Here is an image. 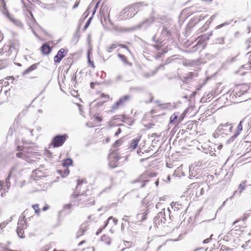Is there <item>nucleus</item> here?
<instances>
[{
    "instance_id": "nucleus-1",
    "label": "nucleus",
    "mask_w": 251,
    "mask_h": 251,
    "mask_svg": "<svg viewBox=\"0 0 251 251\" xmlns=\"http://www.w3.org/2000/svg\"><path fill=\"white\" fill-rule=\"evenodd\" d=\"M170 210L169 208L167 209L163 208L159 212L157 216L154 218V223L157 227L162 226L167 220L168 216L169 219H171Z\"/></svg>"
},
{
    "instance_id": "nucleus-2",
    "label": "nucleus",
    "mask_w": 251,
    "mask_h": 251,
    "mask_svg": "<svg viewBox=\"0 0 251 251\" xmlns=\"http://www.w3.org/2000/svg\"><path fill=\"white\" fill-rule=\"evenodd\" d=\"M78 196H80V198L77 200L78 204H83L85 205H94V201L93 199L86 198L87 195L84 194H79L76 193V192H75L71 196V199L76 198Z\"/></svg>"
},
{
    "instance_id": "nucleus-3",
    "label": "nucleus",
    "mask_w": 251,
    "mask_h": 251,
    "mask_svg": "<svg viewBox=\"0 0 251 251\" xmlns=\"http://www.w3.org/2000/svg\"><path fill=\"white\" fill-rule=\"evenodd\" d=\"M67 134H58L53 137L51 140V145L54 148L62 146L68 138Z\"/></svg>"
},
{
    "instance_id": "nucleus-4",
    "label": "nucleus",
    "mask_w": 251,
    "mask_h": 251,
    "mask_svg": "<svg viewBox=\"0 0 251 251\" xmlns=\"http://www.w3.org/2000/svg\"><path fill=\"white\" fill-rule=\"evenodd\" d=\"M187 112V111H184L180 115L178 112L174 113L170 118V124H180L184 119Z\"/></svg>"
},
{
    "instance_id": "nucleus-5",
    "label": "nucleus",
    "mask_w": 251,
    "mask_h": 251,
    "mask_svg": "<svg viewBox=\"0 0 251 251\" xmlns=\"http://www.w3.org/2000/svg\"><path fill=\"white\" fill-rule=\"evenodd\" d=\"M120 159L119 154L117 151H113L108 156L109 165L111 168H115L118 166V163Z\"/></svg>"
},
{
    "instance_id": "nucleus-6",
    "label": "nucleus",
    "mask_w": 251,
    "mask_h": 251,
    "mask_svg": "<svg viewBox=\"0 0 251 251\" xmlns=\"http://www.w3.org/2000/svg\"><path fill=\"white\" fill-rule=\"evenodd\" d=\"M170 32L166 27H164L161 33V38L156 39V35H155L152 37V41L156 44H161L162 43V41H161L162 39H163V41L168 40L170 39Z\"/></svg>"
},
{
    "instance_id": "nucleus-7",
    "label": "nucleus",
    "mask_w": 251,
    "mask_h": 251,
    "mask_svg": "<svg viewBox=\"0 0 251 251\" xmlns=\"http://www.w3.org/2000/svg\"><path fill=\"white\" fill-rule=\"evenodd\" d=\"M154 18L152 16L145 19L142 22L136 25L135 26L136 29H140L141 28H146L150 26L154 22Z\"/></svg>"
},
{
    "instance_id": "nucleus-8",
    "label": "nucleus",
    "mask_w": 251,
    "mask_h": 251,
    "mask_svg": "<svg viewBox=\"0 0 251 251\" xmlns=\"http://www.w3.org/2000/svg\"><path fill=\"white\" fill-rule=\"evenodd\" d=\"M131 98V96L129 95H126L121 97L119 100H118L115 104L113 105V109H117L120 106L124 105L126 104Z\"/></svg>"
},
{
    "instance_id": "nucleus-9",
    "label": "nucleus",
    "mask_w": 251,
    "mask_h": 251,
    "mask_svg": "<svg viewBox=\"0 0 251 251\" xmlns=\"http://www.w3.org/2000/svg\"><path fill=\"white\" fill-rule=\"evenodd\" d=\"M142 5L140 3H136L133 5H131L128 7L129 9V11L130 12V17H133L135 15H136L139 11L142 10L141 8Z\"/></svg>"
},
{
    "instance_id": "nucleus-10",
    "label": "nucleus",
    "mask_w": 251,
    "mask_h": 251,
    "mask_svg": "<svg viewBox=\"0 0 251 251\" xmlns=\"http://www.w3.org/2000/svg\"><path fill=\"white\" fill-rule=\"evenodd\" d=\"M193 189H195V195L196 197H199L203 195L205 191L204 187H201L198 183H193L191 185Z\"/></svg>"
},
{
    "instance_id": "nucleus-11",
    "label": "nucleus",
    "mask_w": 251,
    "mask_h": 251,
    "mask_svg": "<svg viewBox=\"0 0 251 251\" xmlns=\"http://www.w3.org/2000/svg\"><path fill=\"white\" fill-rule=\"evenodd\" d=\"M2 12L4 15L7 16V17L15 25H17L18 27H22L23 26V24L20 21L17 19H14L12 16L8 13L7 10V12L5 11H2Z\"/></svg>"
},
{
    "instance_id": "nucleus-12",
    "label": "nucleus",
    "mask_w": 251,
    "mask_h": 251,
    "mask_svg": "<svg viewBox=\"0 0 251 251\" xmlns=\"http://www.w3.org/2000/svg\"><path fill=\"white\" fill-rule=\"evenodd\" d=\"M148 209L146 210H142L140 212L136 215V219L137 222H143L147 219V215L148 213Z\"/></svg>"
},
{
    "instance_id": "nucleus-13",
    "label": "nucleus",
    "mask_w": 251,
    "mask_h": 251,
    "mask_svg": "<svg viewBox=\"0 0 251 251\" xmlns=\"http://www.w3.org/2000/svg\"><path fill=\"white\" fill-rule=\"evenodd\" d=\"M31 148L27 147L25 146H24L23 147V149L22 150L23 151L19 153H16V156L18 157H21L25 159L27 162H29L30 161L28 160V158L26 157L25 156V152L29 153L31 152L32 151Z\"/></svg>"
},
{
    "instance_id": "nucleus-14",
    "label": "nucleus",
    "mask_w": 251,
    "mask_h": 251,
    "mask_svg": "<svg viewBox=\"0 0 251 251\" xmlns=\"http://www.w3.org/2000/svg\"><path fill=\"white\" fill-rule=\"evenodd\" d=\"M65 50L63 48L60 49L57 52V54L54 57V62L59 63L62 58L65 56Z\"/></svg>"
},
{
    "instance_id": "nucleus-15",
    "label": "nucleus",
    "mask_w": 251,
    "mask_h": 251,
    "mask_svg": "<svg viewBox=\"0 0 251 251\" xmlns=\"http://www.w3.org/2000/svg\"><path fill=\"white\" fill-rule=\"evenodd\" d=\"M25 219V216L24 215L19 217L17 227H22L23 229L27 227L28 226Z\"/></svg>"
},
{
    "instance_id": "nucleus-16",
    "label": "nucleus",
    "mask_w": 251,
    "mask_h": 251,
    "mask_svg": "<svg viewBox=\"0 0 251 251\" xmlns=\"http://www.w3.org/2000/svg\"><path fill=\"white\" fill-rule=\"evenodd\" d=\"M130 12L128 7H126L123 9L120 13V18L121 20H125L129 18H131L130 16Z\"/></svg>"
},
{
    "instance_id": "nucleus-17",
    "label": "nucleus",
    "mask_w": 251,
    "mask_h": 251,
    "mask_svg": "<svg viewBox=\"0 0 251 251\" xmlns=\"http://www.w3.org/2000/svg\"><path fill=\"white\" fill-rule=\"evenodd\" d=\"M247 89L245 86H237L234 90V92H235L236 95L238 97H240L242 95L244 94V93L246 92Z\"/></svg>"
},
{
    "instance_id": "nucleus-18",
    "label": "nucleus",
    "mask_w": 251,
    "mask_h": 251,
    "mask_svg": "<svg viewBox=\"0 0 251 251\" xmlns=\"http://www.w3.org/2000/svg\"><path fill=\"white\" fill-rule=\"evenodd\" d=\"M245 119H246V118H245L244 119H243L240 122L239 124H238V125L237 126V131L235 132L234 135L232 137V138H233V139L235 138L240 134V132L243 129L242 123Z\"/></svg>"
},
{
    "instance_id": "nucleus-19",
    "label": "nucleus",
    "mask_w": 251,
    "mask_h": 251,
    "mask_svg": "<svg viewBox=\"0 0 251 251\" xmlns=\"http://www.w3.org/2000/svg\"><path fill=\"white\" fill-rule=\"evenodd\" d=\"M41 49L42 53L45 55L49 54L51 50L50 47L46 44H43Z\"/></svg>"
},
{
    "instance_id": "nucleus-20",
    "label": "nucleus",
    "mask_w": 251,
    "mask_h": 251,
    "mask_svg": "<svg viewBox=\"0 0 251 251\" xmlns=\"http://www.w3.org/2000/svg\"><path fill=\"white\" fill-rule=\"evenodd\" d=\"M38 64H34L26 69L24 72H23L22 75H25L35 70L37 67Z\"/></svg>"
},
{
    "instance_id": "nucleus-21",
    "label": "nucleus",
    "mask_w": 251,
    "mask_h": 251,
    "mask_svg": "<svg viewBox=\"0 0 251 251\" xmlns=\"http://www.w3.org/2000/svg\"><path fill=\"white\" fill-rule=\"evenodd\" d=\"M161 108H163V109H175V108H177L176 105L174 103H164V104H161Z\"/></svg>"
},
{
    "instance_id": "nucleus-22",
    "label": "nucleus",
    "mask_w": 251,
    "mask_h": 251,
    "mask_svg": "<svg viewBox=\"0 0 251 251\" xmlns=\"http://www.w3.org/2000/svg\"><path fill=\"white\" fill-rule=\"evenodd\" d=\"M139 141L140 139L138 138L132 139L129 144V148L132 150L135 149L138 145Z\"/></svg>"
},
{
    "instance_id": "nucleus-23",
    "label": "nucleus",
    "mask_w": 251,
    "mask_h": 251,
    "mask_svg": "<svg viewBox=\"0 0 251 251\" xmlns=\"http://www.w3.org/2000/svg\"><path fill=\"white\" fill-rule=\"evenodd\" d=\"M113 218V217L112 216H110L107 220V221L105 222V223L104 225V226H103V227L101 228H99L97 232H96V235H98L101 232V231H102V230L103 229H104L106 226H107L108 225V224L109 223V221L111 220V219Z\"/></svg>"
},
{
    "instance_id": "nucleus-24",
    "label": "nucleus",
    "mask_w": 251,
    "mask_h": 251,
    "mask_svg": "<svg viewBox=\"0 0 251 251\" xmlns=\"http://www.w3.org/2000/svg\"><path fill=\"white\" fill-rule=\"evenodd\" d=\"M16 232L18 236L21 238H24V230L22 227H17Z\"/></svg>"
},
{
    "instance_id": "nucleus-25",
    "label": "nucleus",
    "mask_w": 251,
    "mask_h": 251,
    "mask_svg": "<svg viewBox=\"0 0 251 251\" xmlns=\"http://www.w3.org/2000/svg\"><path fill=\"white\" fill-rule=\"evenodd\" d=\"M73 163V160L70 158H68L63 160L62 165L64 167H68Z\"/></svg>"
},
{
    "instance_id": "nucleus-26",
    "label": "nucleus",
    "mask_w": 251,
    "mask_h": 251,
    "mask_svg": "<svg viewBox=\"0 0 251 251\" xmlns=\"http://www.w3.org/2000/svg\"><path fill=\"white\" fill-rule=\"evenodd\" d=\"M118 56L123 61V62L126 65H131V64L129 63L127 60L126 57L123 54H118Z\"/></svg>"
},
{
    "instance_id": "nucleus-27",
    "label": "nucleus",
    "mask_w": 251,
    "mask_h": 251,
    "mask_svg": "<svg viewBox=\"0 0 251 251\" xmlns=\"http://www.w3.org/2000/svg\"><path fill=\"white\" fill-rule=\"evenodd\" d=\"M198 173L195 170L194 167H189V175L190 177H195Z\"/></svg>"
},
{
    "instance_id": "nucleus-28",
    "label": "nucleus",
    "mask_w": 251,
    "mask_h": 251,
    "mask_svg": "<svg viewBox=\"0 0 251 251\" xmlns=\"http://www.w3.org/2000/svg\"><path fill=\"white\" fill-rule=\"evenodd\" d=\"M0 9L1 11H5L7 12V9L6 8V4L4 0H0Z\"/></svg>"
},
{
    "instance_id": "nucleus-29",
    "label": "nucleus",
    "mask_w": 251,
    "mask_h": 251,
    "mask_svg": "<svg viewBox=\"0 0 251 251\" xmlns=\"http://www.w3.org/2000/svg\"><path fill=\"white\" fill-rule=\"evenodd\" d=\"M117 47H118V45L117 44H111L109 47L107 48L106 50L108 52H111L112 50L116 49Z\"/></svg>"
},
{
    "instance_id": "nucleus-30",
    "label": "nucleus",
    "mask_w": 251,
    "mask_h": 251,
    "mask_svg": "<svg viewBox=\"0 0 251 251\" xmlns=\"http://www.w3.org/2000/svg\"><path fill=\"white\" fill-rule=\"evenodd\" d=\"M123 78V75L121 74H118L114 78V82L115 83L118 82L122 80Z\"/></svg>"
},
{
    "instance_id": "nucleus-31",
    "label": "nucleus",
    "mask_w": 251,
    "mask_h": 251,
    "mask_svg": "<svg viewBox=\"0 0 251 251\" xmlns=\"http://www.w3.org/2000/svg\"><path fill=\"white\" fill-rule=\"evenodd\" d=\"M225 37H220L217 38L215 40V43L216 44H224Z\"/></svg>"
},
{
    "instance_id": "nucleus-32",
    "label": "nucleus",
    "mask_w": 251,
    "mask_h": 251,
    "mask_svg": "<svg viewBox=\"0 0 251 251\" xmlns=\"http://www.w3.org/2000/svg\"><path fill=\"white\" fill-rule=\"evenodd\" d=\"M11 173H12V172L11 171L10 172L9 174L8 175V176H7L6 179V186L8 189H9L10 187V182L9 181V179H10V178L11 176Z\"/></svg>"
},
{
    "instance_id": "nucleus-33",
    "label": "nucleus",
    "mask_w": 251,
    "mask_h": 251,
    "mask_svg": "<svg viewBox=\"0 0 251 251\" xmlns=\"http://www.w3.org/2000/svg\"><path fill=\"white\" fill-rule=\"evenodd\" d=\"M212 32H210V33L209 34V35H208V36L207 37H205V35H202V36H201V37H199V38H201H201H203V40H205V41L208 40H209V37H210V36H211L212 35ZM201 40V39H200V40L198 41V42L197 43V45H199V42H200V40Z\"/></svg>"
},
{
    "instance_id": "nucleus-34",
    "label": "nucleus",
    "mask_w": 251,
    "mask_h": 251,
    "mask_svg": "<svg viewBox=\"0 0 251 251\" xmlns=\"http://www.w3.org/2000/svg\"><path fill=\"white\" fill-rule=\"evenodd\" d=\"M32 207L35 210V213L37 214H39L40 213V208H39V205L38 204H35L32 205Z\"/></svg>"
},
{
    "instance_id": "nucleus-35",
    "label": "nucleus",
    "mask_w": 251,
    "mask_h": 251,
    "mask_svg": "<svg viewBox=\"0 0 251 251\" xmlns=\"http://www.w3.org/2000/svg\"><path fill=\"white\" fill-rule=\"evenodd\" d=\"M232 249L229 248L226 246H222L220 251H232Z\"/></svg>"
},
{
    "instance_id": "nucleus-36",
    "label": "nucleus",
    "mask_w": 251,
    "mask_h": 251,
    "mask_svg": "<svg viewBox=\"0 0 251 251\" xmlns=\"http://www.w3.org/2000/svg\"><path fill=\"white\" fill-rule=\"evenodd\" d=\"M92 20V17H90L88 20V21H87V22L86 23L84 26V28H83V29L84 30H86L88 27L89 26L91 22V20Z\"/></svg>"
},
{
    "instance_id": "nucleus-37",
    "label": "nucleus",
    "mask_w": 251,
    "mask_h": 251,
    "mask_svg": "<svg viewBox=\"0 0 251 251\" xmlns=\"http://www.w3.org/2000/svg\"><path fill=\"white\" fill-rule=\"evenodd\" d=\"M28 12H29V14L30 15L29 18H31V24L34 25V24L36 23L35 19L34 17H33V15L32 13H31V12L29 11Z\"/></svg>"
},
{
    "instance_id": "nucleus-38",
    "label": "nucleus",
    "mask_w": 251,
    "mask_h": 251,
    "mask_svg": "<svg viewBox=\"0 0 251 251\" xmlns=\"http://www.w3.org/2000/svg\"><path fill=\"white\" fill-rule=\"evenodd\" d=\"M245 182H244L242 184H240L239 186V189H240L239 192L241 193L245 188Z\"/></svg>"
},
{
    "instance_id": "nucleus-39",
    "label": "nucleus",
    "mask_w": 251,
    "mask_h": 251,
    "mask_svg": "<svg viewBox=\"0 0 251 251\" xmlns=\"http://www.w3.org/2000/svg\"><path fill=\"white\" fill-rule=\"evenodd\" d=\"M84 182V180H77V186L76 187V189H75V190L76 191H78L79 190V187L80 186V185L83 183Z\"/></svg>"
},
{
    "instance_id": "nucleus-40",
    "label": "nucleus",
    "mask_w": 251,
    "mask_h": 251,
    "mask_svg": "<svg viewBox=\"0 0 251 251\" xmlns=\"http://www.w3.org/2000/svg\"><path fill=\"white\" fill-rule=\"evenodd\" d=\"M244 66H242L237 71V73L240 74L241 75H244L246 74L245 72H242V69L244 68Z\"/></svg>"
},
{
    "instance_id": "nucleus-41",
    "label": "nucleus",
    "mask_w": 251,
    "mask_h": 251,
    "mask_svg": "<svg viewBox=\"0 0 251 251\" xmlns=\"http://www.w3.org/2000/svg\"><path fill=\"white\" fill-rule=\"evenodd\" d=\"M114 82V80H112V79H107V80H105V81H104V83L107 84V85H111Z\"/></svg>"
},
{
    "instance_id": "nucleus-42",
    "label": "nucleus",
    "mask_w": 251,
    "mask_h": 251,
    "mask_svg": "<svg viewBox=\"0 0 251 251\" xmlns=\"http://www.w3.org/2000/svg\"><path fill=\"white\" fill-rule=\"evenodd\" d=\"M7 64L1 60H0V70L5 68Z\"/></svg>"
},
{
    "instance_id": "nucleus-43",
    "label": "nucleus",
    "mask_w": 251,
    "mask_h": 251,
    "mask_svg": "<svg viewBox=\"0 0 251 251\" xmlns=\"http://www.w3.org/2000/svg\"><path fill=\"white\" fill-rule=\"evenodd\" d=\"M229 24V23L228 22H225L222 24H221L218 26H216V29H219V28H220L221 27H222L223 26H225V25H228Z\"/></svg>"
},
{
    "instance_id": "nucleus-44",
    "label": "nucleus",
    "mask_w": 251,
    "mask_h": 251,
    "mask_svg": "<svg viewBox=\"0 0 251 251\" xmlns=\"http://www.w3.org/2000/svg\"><path fill=\"white\" fill-rule=\"evenodd\" d=\"M94 118L96 120V121L98 122H100L102 120V118L100 117H99L98 115H94Z\"/></svg>"
},
{
    "instance_id": "nucleus-45",
    "label": "nucleus",
    "mask_w": 251,
    "mask_h": 251,
    "mask_svg": "<svg viewBox=\"0 0 251 251\" xmlns=\"http://www.w3.org/2000/svg\"><path fill=\"white\" fill-rule=\"evenodd\" d=\"M212 236H213V235H212V234H211V236H210V237L209 238H207V239H206L204 240L203 241L202 243H203V244H207V243H208L210 242V241L211 240V238H212Z\"/></svg>"
},
{
    "instance_id": "nucleus-46",
    "label": "nucleus",
    "mask_w": 251,
    "mask_h": 251,
    "mask_svg": "<svg viewBox=\"0 0 251 251\" xmlns=\"http://www.w3.org/2000/svg\"><path fill=\"white\" fill-rule=\"evenodd\" d=\"M82 230H84L85 231H86L87 230V225L86 224H83L81 226L80 228Z\"/></svg>"
},
{
    "instance_id": "nucleus-47",
    "label": "nucleus",
    "mask_w": 251,
    "mask_h": 251,
    "mask_svg": "<svg viewBox=\"0 0 251 251\" xmlns=\"http://www.w3.org/2000/svg\"><path fill=\"white\" fill-rule=\"evenodd\" d=\"M156 72H152L151 74L150 73H146L144 75V76L146 77H149L151 76L154 75Z\"/></svg>"
},
{
    "instance_id": "nucleus-48",
    "label": "nucleus",
    "mask_w": 251,
    "mask_h": 251,
    "mask_svg": "<svg viewBox=\"0 0 251 251\" xmlns=\"http://www.w3.org/2000/svg\"><path fill=\"white\" fill-rule=\"evenodd\" d=\"M72 206V204H67L64 205V209H70Z\"/></svg>"
},
{
    "instance_id": "nucleus-49",
    "label": "nucleus",
    "mask_w": 251,
    "mask_h": 251,
    "mask_svg": "<svg viewBox=\"0 0 251 251\" xmlns=\"http://www.w3.org/2000/svg\"><path fill=\"white\" fill-rule=\"evenodd\" d=\"M81 230L79 229V230L76 233V238H78L79 237L83 235V234L81 232Z\"/></svg>"
},
{
    "instance_id": "nucleus-50",
    "label": "nucleus",
    "mask_w": 251,
    "mask_h": 251,
    "mask_svg": "<svg viewBox=\"0 0 251 251\" xmlns=\"http://www.w3.org/2000/svg\"><path fill=\"white\" fill-rule=\"evenodd\" d=\"M118 46H120L123 48L126 49L129 52H130L129 50L128 49V48L125 45H123V44H119V45H118Z\"/></svg>"
},
{
    "instance_id": "nucleus-51",
    "label": "nucleus",
    "mask_w": 251,
    "mask_h": 251,
    "mask_svg": "<svg viewBox=\"0 0 251 251\" xmlns=\"http://www.w3.org/2000/svg\"><path fill=\"white\" fill-rule=\"evenodd\" d=\"M121 129L120 128H118L117 131L115 133V136H118L121 132Z\"/></svg>"
},
{
    "instance_id": "nucleus-52",
    "label": "nucleus",
    "mask_w": 251,
    "mask_h": 251,
    "mask_svg": "<svg viewBox=\"0 0 251 251\" xmlns=\"http://www.w3.org/2000/svg\"><path fill=\"white\" fill-rule=\"evenodd\" d=\"M149 181L148 180H145L144 181H143L142 182V184L141 185V187H144L145 185H146V183L148 182Z\"/></svg>"
},
{
    "instance_id": "nucleus-53",
    "label": "nucleus",
    "mask_w": 251,
    "mask_h": 251,
    "mask_svg": "<svg viewBox=\"0 0 251 251\" xmlns=\"http://www.w3.org/2000/svg\"><path fill=\"white\" fill-rule=\"evenodd\" d=\"M111 219L113 220V222L114 225H116L118 223V220L117 219L114 218L113 217Z\"/></svg>"
},
{
    "instance_id": "nucleus-54",
    "label": "nucleus",
    "mask_w": 251,
    "mask_h": 251,
    "mask_svg": "<svg viewBox=\"0 0 251 251\" xmlns=\"http://www.w3.org/2000/svg\"><path fill=\"white\" fill-rule=\"evenodd\" d=\"M6 226V224L5 223H0V228L2 229Z\"/></svg>"
},
{
    "instance_id": "nucleus-55",
    "label": "nucleus",
    "mask_w": 251,
    "mask_h": 251,
    "mask_svg": "<svg viewBox=\"0 0 251 251\" xmlns=\"http://www.w3.org/2000/svg\"><path fill=\"white\" fill-rule=\"evenodd\" d=\"M69 170L68 169H67L66 170H65L64 171V176H63V177L65 176H67L68 175H69Z\"/></svg>"
},
{
    "instance_id": "nucleus-56",
    "label": "nucleus",
    "mask_w": 251,
    "mask_h": 251,
    "mask_svg": "<svg viewBox=\"0 0 251 251\" xmlns=\"http://www.w3.org/2000/svg\"><path fill=\"white\" fill-rule=\"evenodd\" d=\"M34 2H36L38 4H42L41 6L43 7V5H44V4H43L41 3V2L40 1V0H34Z\"/></svg>"
},
{
    "instance_id": "nucleus-57",
    "label": "nucleus",
    "mask_w": 251,
    "mask_h": 251,
    "mask_svg": "<svg viewBox=\"0 0 251 251\" xmlns=\"http://www.w3.org/2000/svg\"><path fill=\"white\" fill-rule=\"evenodd\" d=\"M79 3V1H76L75 5L73 6V8L74 9L76 8L78 6Z\"/></svg>"
},
{
    "instance_id": "nucleus-58",
    "label": "nucleus",
    "mask_w": 251,
    "mask_h": 251,
    "mask_svg": "<svg viewBox=\"0 0 251 251\" xmlns=\"http://www.w3.org/2000/svg\"><path fill=\"white\" fill-rule=\"evenodd\" d=\"M153 47L157 50H159L160 49V46L159 45H154Z\"/></svg>"
},
{
    "instance_id": "nucleus-59",
    "label": "nucleus",
    "mask_w": 251,
    "mask_h": 251,
    "mask_svg": "<svg viewBox=\"0 0 251 251\" xmlns=\"http://www.w3.org/2000/svg\"><path fill=\"white\" fill-rule=\"evenodd\" d=\"M3 39V35L1 33V32L0 31V42H1Z\"/></svg>"
},
{
    "instance_id": "nucleus-60",
    "label": "nucleus",
    "mask_w": 251,
    "mask_h": 251,
    "mask_svg": "<svg viewBox=\"0 0 251 251\" xmlns=\"http://www.w3.org/2000/svg\"><path fill=\"white\" fill-rule=\"evenodd\" d=\"M249 63L250 64H248L246 67L247 68H251V58H250V61H249Z\"/></svg>"
},
{
    "instance_id": "nucleus-61",
    "label": "nucleus",
    "mask_w": 251,
    "mask_h": 251,
    "mask_svg": "<svg viewBox=\"0 0 251 251\" xmlns=\"http://www.w3.org/2000/svg\"><path fill=\"white\" fill-rule=\"evenodd\" d=\"M125 217H128V216H126H126H125L124 218H123L122 219V220H123V221H125V222H127L128 223H129V221H128V220H127V219H125Z\"/></svg>"
},
{
    "instance_id": "nucleus-62",
    "label": "nucleus",
    "mask_w": 251,
    "mask_h": 251,
    "mask_svg": "<svg viewBox=\"0 0 251 251\" xmlns=\"http://www.w3.org/2000/svg\"><path fill=\"white\" fill-rule=\"evenodd\" d=\"M121 143V140H117V141L115 142V144L116 145H117V146H118V145H119Z\"/></svg>"
},
{
    "instance_id": "nucleus-63",
    "label": "nucleus",
    "mask_w": 251,
    "mask_h": 251,
    "mask_svg": "<svg viewBox=\"0 0 251 251\" xmlns=\"http://www.w3.org/2000/svg\"><path fill=\"white\" fill-rule=\"evenodd\" d=\"M96 83H94V82H91L90 83V86L92 88H94V86L95 85Z\"/></svg>"
},
{
    "instance_id": "nucleus-64",
    "label": "nucleus",
    "mask_w": 251,
    "mask_h": 251,
    "mask_svg": "<svg viewBox=\"0 0 251 251\" xmlns=\"http://www.w3.org/2000/svg\"><path fill=\"white\" fill-rule=\"evenodd\" d=\"M47 155L49 156V157H51V153L50 151H48L47 152Z\"/></svg>"
}]
</instances>
